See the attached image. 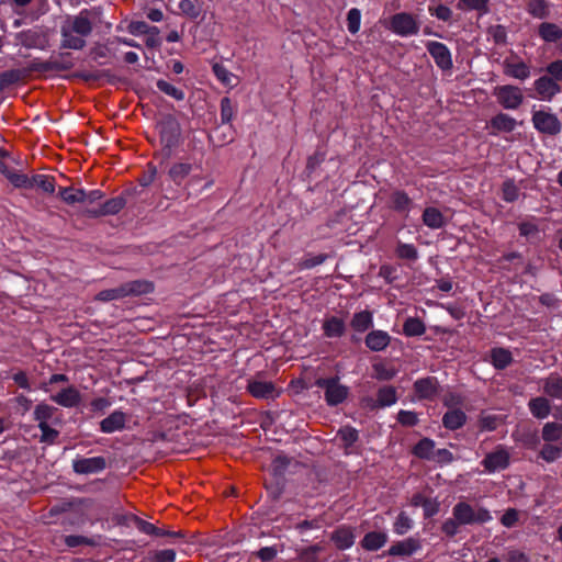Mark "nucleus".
<instances>
[{
  "instance_id": "nucleus-3",
  "label": "nucleus",
  "mask_w": 562,
  "mask_h": 562,
  "mask_svg": "<svg viewBox=\"0 0 562 562\" xmlns=\"http://www.w3.org/2000/svg\"><path fill=\"white\" fill-rule=\"evenodd\" d=\"M384 25L392 33L401 37L417 35L420 29L417 16L408 12L393 14Z\"/></svg>"
},
{
  "instance_id": "nucleus-37",
  "label": "nucleus",
  "mask_w": 562,
  "mask_h": 562,
  "mask_svg": "<svg viewBox=\"0 0 562 562\" xmlns=\"http://www.w3.org/2000/svg\"><path fill=\"white\" fill-rule=\"evenodd\" d=\"M397 401V394L395 387L386 385L381 387L376 394V403L380 407H386L395 404Z\"/></svg>"
},
{
  "instance_id": "nucleus-1",
  "label": "nucleus",
  "mask_w": 562,
  "mask_h": 562,
  "mask_svg": "<svg viewBox=\"0 0 562 562\" xmlns=\"http://www.w3.org/2000/svg\"><path fill=\"white\" fill-rule=\"evenodd\" d=\"M92 32V23L87 10L78 15L67 16L60 27L61 47L68 49H82L86 46V37Z\"/></svg>"
},
{
  "instance_id": "nucleus-25",
  "label": "nucleus",
  "mask_w": 562,
  "mask_h": 562,
  "mask_svg": "<svg viewBox=\"0 0 562 562\" xmlns=\"http://www.w3.org/2000/svg\"><path fill=\"white\" fill-rule=\"evenodd\" d=\"M74 67V63L69 54H60L40 65L38 69L43 71L48 70H68Z\"/></svg>"
},
{
  "instance_id": "nucleus-7",
  "label": "nucleus",
  "mask_w": 562,
  "mask_h": 562,
  "mask_svg": "<svg viewBox=\"0 0 562 562\" xmlns=\"http://www.w3.org/2000/svg\"><path fill=\"white\" fill-rule=\"evenodd\" d=\"M317 385L325 390V400L331 406L342 403L348 395V389L339 384L336 379H321Z\"/></svg>"
},
{
  "instance_id": "nucleus-18",
  "label": "nucleus",
  "mask_w": 562,
  "mask_h": 562,
  "mask_svg": "<svg viewBox=\"0 0 562 562\" xmlns=\"http://www.w3.org/2000/svg\"><path fill=\"white\" fill-rule=\"evenodd\" d=\"M127 415L122 411H114L108 417L101 420L100 430L104 434L121 431L125 428Z\"/></svg>"
},
{
  "instance_id": "nucleus-40",
  "label": "nucleus",
  "mask_w": 562,
  "mask_h": 562,
  "mask_svg": "<svg viewBox=\"0 0 562 562\" xmlns=\"http://www.w3.org/2000/svg\"><path fill=\"white\" fill-rule=\"evenodd\" d=\"M562 438V424L550 422L542 427V439L547 442L559 441Z\"/></svg>"
},
{
  "instance_id": "nucleus-20",
  "label": "nucleus",
  "mask_w": 562,
  "mask_h": 562,
  "mask_svg": "<svg viewBox=\"0 0 562 562\" xmlns=\"http://www.w3.org/2000/svg\"><path fill=\"white\" fill-rule=\"evenodd\" d=\"M322 328L325 337L339 338L345 334L346 324L337 316H329L324 319Z\"/></svg>"
},
{
  "instance_id": "nucleus-11",
  "label": "nucleus",
  "mask_w": 562,
  "mask_h": 562,
  "mask_svg": "<svg viewBox=\"0 0 562 562\" xmlns=\"http://www.w3.org/2000/svg\"><path fill=\"white\" fill-rule=\"evenodd\" d=\"M518 122L507 113H497L487 123L486 128L490 135L497 136L502 133H512Z\"/></svg>"
},
{
  "instance_id": "nucleus-8",
  "label": "nucleus",
  "mask_w": 562,
  "mask_h": 562,
  "mask_svg": "<svg viewBox=\"0 0 562 562\" xmlns=\"http://www.w3.org/2000/svg\"><path fill=\"white\" fill-rule=\"evenodd\" d=\"M509 451L498 446L494 451L487 453L482 461V464L488 473L501 471L509 465Z\"/></svg>"
},
{
  "instance_id": "nucleus-35",
  "label": "nucleus",
  "mask_w": 562,
  "mask_h": 562,
  "mask_svg": "<svg viewBox=\"0 0 562 562\" xmlns=\"http://www.w3.org/2000/svg\"><path fill=\"white\" fill-rule=\"evenodd\" d=\"M33 188L52 194L55 191V178L48 175H34L31 177V189Z\"/></svg>"
},
{
  "instance_id": "nucleus-58",
  "label": "nucleus",
  "mask_w": 562,
  "mask_h": 562,
  "mask_svg": "<svg viewBox=\"0 0 562 562\" xmlns=\"http://www.w3.org/2000/svg\"><path fill=\"white\" fill-rule=\"evenodd\" d=\"M65 543L69 548H76L79 546H94L95 542L83 536L70 535L65 537Z\"/></svg>"
},
{
  "instance_id": "nucleus-43",
  "label": "nucleus",
  "mask_w": 562,
  "mask_h": 562,
  "mask_svg": "<svg viewBox=\"0 0 562 562\" xmlns=\"http://www.w3.org/2000/svg\"><path fill=\"white\" fill-rule=\"evenodd\" d=\"M395 254L400 259L415 261L418 258L417 248L413 244L398 241Z\"/></svg>"
},
{
  "instance_id": "nucleus-61",
  "label": "nucleus",
  "mask_w": 562,
  "mask_h": 562,
  "mask_svg": "<svg viewBox=\"0 0 562 562\" xmlns=\"http://www.w3.org/2000/svg\"><path fill=\"white\" fill-rule=\"evenodd\" d=\"M153 26L147 24L144 21H133L130 23L127 30L133 35H142L149 34L151 32Z\"/></svg>"
},
{
  "instance_id": "nucleus-12",
  "label": "nucleus",
  "mask_w": 562,
  "mask_h": 562,
  "mask_svg": "<svg viewBox=\"0 0 562 562\" xmlns=\"http://www.w3.org/2000/svg\"><path fill=\"white\" fill-rule=\"evenodd\" d=\"M105 465L103 457L77 458L72 461V469L78 474L99 473L105 469Z\"/></svg>"
},
{
  "instance_id": "nucleus-14",
  "label": "nucleus",
  "mask_w": 562,
  "mask_h": 562,
  "mask_svg": "<svg viewBox=\"0 0 562 562\" xmlns=\"http://www.w3.org/2000/svg\"><path fill=\"white\" fill-rule=\"evenodd\" d=\"M50 400L59 406L72 408L80 404L81 393L74 385H69L50 395Z\"/></svg>"
},
{
  "instance_id": "nucleus-62",
  "label": "nucleus",
  "mask_w": 562,
  "mask_h": 562,
  "mask_svg": "<svg viewBox=\"0 0 562 562\" xmlns=\"http://www.w3.org/2000/svg\"><path fill=\"white\" fill-rule=\"evenodd\" d=\"M85 195L82 203L85 205V210L95 206V202L103 198V193L100 190H91L89 192L85 191ZM83 212L86 213V211Z\"/></svg>"
},
{
  "instance_id": "nucleus-45",
  "label": "nucleus",
  "mask_w": 562,
  "mask_h": 562,
  "mask_svg": "<svg viewBox=\"0 0 562 562\" xmlns=\"http://www.w3.org/2000/svg\"><path fill=\"white\" fill-rule=\"evenodd\" d=\"M212 69L217 80L221 81L224 86H234V75L224 65L215 63Z\"/></svg>"
},
{
  "instance_id": "nucleus-10",
  "label": "nucleus",
  "mask_w": 562,
  "mask_h": 562,
  "mask_svg": "<svg viewBox=\"0 0 562 562\" xmlns=\"http://www.w3.org/2000/svg\"><path fill=\"white\" fill-rule=\"evenodd\" d=\"M533 89L536 91L537 99L541 101H551L553 98L561 92V86L549 78V76H541L533 82Z\"/></svg>"
},
{
  "instance_id": "nucleus-22",
  "label": "nucleus",
  "mask_w": 562,
  "mask_h": 562,
  "mask_svg": "<svg viewBox=\"0 0 562 562\" xmlns=\"http://www.w3.org/2000/svg\"><path fill=\"white\" fill-rule=\"evenodd\" d=\"M505 75L519 80H526L530 77V67L524 61H509L504 63Z\"/></svg>"
},
{
  "instance_id": "nucleus-9",
  "label": "nucleus",
  "mask_w": 562,
  "mask_h": 562,
  "mask_svg": "<svg viewBox=\"0 0 562 562\" xmlns=\"http://www.w3.org/2000/svg\"><path fill=\"white\" fill-rule=\"evenodd\" d=\"M426 48L440 69L450 70L452 68V57L447 45L440 42L430 41L426 44Z\"/></svg>"
},
{
  "instance_id": "nucleus-39",
  "label": "nucleus",
  "mask_w": 562,
  "mask_h": 562,
  "mask_svg": "<svg viewBox=\"0 0 562 562\" xmlns=\"http://www.w3.org/2000/svg\"><path fill=\"white\" fill-rule=\"evenodd\" d=\"M59 196L67 204L83 203L85 190L76 189L72 187L63 188L59 190Z\"/></svg>"
},
{
  "instance_id": "nucleus-42",
  "label": "nucleus",
  "mask_w": 562,
  "mask_h": 562,
  "mask_svg": "<svg viewBox=\"0 0 562 562\" xmlns=\"http://www.w3.org/2000/svg\"><path fill=\"white\" fill-rule=\"evenodd\" d=\"M50 423L37 424L41 430L40 441L47 445H54L57 441L59 431Z\"/></svg>"
},
{
  "instance_id": "nucleus-63",
  "label": "nucleus",
  "mask_w": 562,
  "mask_h": 562,
  "mask_svg": "<svg viewBox=\"0 0 562 562\" xmlns=\"http://www.w3.org/2000/svg\"><path fill=\"white\" fill-rule=\"evenodd\" d=\"M397 420L403 426H415L418 423V417L414 412L402 409L397 414Z\"/></svg>"
},
{
  "instance_id": "nucleus-17",
  "label": "nucleus",
  "mask_w": 562,
  "mask_h": 562,
  "mask_svg": "<svg viewBox=\"0 0 562 562\" xmlns=\"http://www.w3.org/2000/svg\"><path fill=\"white\" fill-rule=\"evenodd\" d=\"M247 391L251 396L260 400L273 398L276 395V387L273 383L259 379L248 380Z\"/></svg>"
},
{
  "instance_id": "nucleus-46",
  "label": "nucleus",
  "mask_w": 562,
  "mask_h": 562,
  "mask_svg": "<svg viewBox=\"0 0 562 562\" xmlns=\"http://www.w3.org/2000/svg\"><path fill=\"white\" fill-rule=\"evenodd\" d=\"M190 171H191L190 164L179 162V164H175L170 168L169 176L175 182L180 183L190 173Z\"/></svg>"
},
{
  "instance_id": "nucleus-23",
  "label": "nucleus",
  "mask_w": 562,
  "mask_h": 562,
  "mask_svg": "<svg viewBox=\"0 0 562 562\" xmlns=\"http://www.w3.org/2000/svg\"><path fill=\"white\" fill-rule=\"evenodd\" d=\"M528 407L533 417L544 419L550 415L551 403L547 397L538 396L529 401Z\"/></svg>"
},
{
  "instance_id": "nucleus-26",
  "label": "nucleus",
  "mask_w": 562,
  "mask_h": 562,
  "mask_svg": "<svg viewBox=\"0 0 562 562\" xmlns=\"http://www.w3.org/2000/svg\"><path fill=\"white\" fill-rule=\"evenodd\" d=\"M538 35L547 43H557L562 38V29L551 22H542L538 27Z\"/></svg>"
},
{
  "instance_id": "nucleus-28",
  "label": "nucleus",
  "mask_w": 562,
  "mask_h": 562,
  "mask_svg": "<svg viewBox=\"0 0 562 562\" xmlns=\"http://www.w3.org/2000/svg\"><path fill=\"white\" fill-rule=\"evenodd\" d=\"M526 11L535 19L543 20L550 14V3L547 0H525Z\"/></svg>"
},
{
  "instance_id": "nucleus-54",
  "label": "nucleus",
  "mask_w": 562,
  "mask_h": 562,
  "mask_svg": "<svg viewBox=\"0 0 562 562\" xmlns=\"http://www.w3.org/2000/svg\"><path fill=\"white\" fill-rule=\"evenodd\" d=\"M235 110L229 98L225 97L221 100V120L226 124L233 120Z\"/></svg>"
},
{
  "instance_id": "nucleus-59",
  "label": "nucleus",
  "mask_w": 562,
  "mask_h": 562,
  "mask_svg": "<svg viewBox=\"0 0 562 562\" xmlns=\"http://www.w3.org/2000/svg\"><path fill=\"white\" fill-rule=\"evenodd\" d=\"M460 526L463 525L452 516V518H448L443 521L441 530L446 536L454 537L459 532Z\"/></svg>"
},
{
  "instance_id": "nucleus-33",
  "label": "nucleus",
  "mask_w": 562,
  "mask_h": 562,
  "mask_svg": "<svg viewBox=\"0 0 562 562\" xmlns=\"http://www.w3.org/2000/svg\"><path fill=\"white\" fill-rule=\"evenodd\" d=\"M423 223L429 228L438 229L445 225V218L438 209L430 206L423 213Z\"/></svg>"
},
{
  "instance_id": "nucleus-56",
  "label": "nucleus",
  "mask_w": 562,
  "mask_h": 562,
  "mask_svg": "<svg viewBox=\"0 0 562 562\" xmlns=\"http://www.w3.org/2000/svg\"><path fill=\"white\" fill-rule=\"evenodd\" d=\"M327 259V255L325 254H318L316 256H306L302 259V261L299 263L300 269H311L318 265H322Z\"/></svg>"
},
{
  "instance_id": "nucleus-60",
  "label": "nucleus",
  "mask_w": 562,
  "mask_h": 562,
  "mask_svg": "<svg viewBox=\"0 0 562 562\" xmlns=\"http://www.w3.org/2000/svg\"><path fill=\"white\" fill-rule=\"evenodd\" d=\"M546 71L548 74L547 76H549V78H553L555 82L559 83L560 81H562V59L551 61L546 67Z\"/></svg>"
},
{
  "instance_id": "nucleus-6",
  "label": "nucleus",
  "mask_w": 562,
  "mask_h": 562,
  "mask_svg": "<svg viewBox=\"0 0 562 562\" xmlns=\"http://www.w3.org/2000/svg\"><path fill=\"white\" fill-rule=\"evenodd\" d=\"M531 121L533 127L539 133L547 135H557L561 131L560 120L553 113H549L542 110L533 111Z\"/></svg>"
},
{
  "instance_id": "nucleus-36",
  "label": "nucleus",
  "mask_w": 562,
  "mask_h": 562,
  "mask_svg": "<svg viewBox=\"0 0 562 562\" xmlns=\"http://www.w3.org/2000/svg\"><path fill=\"white\" fill-rule=\"evenodd\" d=\"M490 0H459L457 8L461 11H476L480 15L488 12Z\"/></svg>"
},
{
  "instance_id": "nucleus-16",
  "label": "nucleus",
  "mask_w": 562,
  "mask_h": 562,
  "mask_svg": "<svg viewBox=\"0 0 562 562\" xmlns=\"http://www.w3.org/2000/svg\"><path fill=\"white\" fill-rule=\"evenodd\" d=\"M34 420L37 424L50 423L52 425H60L59 411L57 407L46 403H40L33 412Z\"/></svg>"
},
{
  "instance_id": "nucleus-38",
  "label": "nucleus",
  "mask_w": 562,
  "mask_h": 562,
  "mask_svg": "<svg viewBox=\"0 0 562 562\" xmlns=\"http://www.w3.org/2000/svg\"><path fill=\"white\" fill-rule=\"evenodd\" d=\"M426 327L424 323L416 317H408L403 325V333L407 337H417L424 335Z\"/></svg>"
},
{
  "instance_id": "nucleus-34",
  "label": "nucleus",
  "mask_w": 562,
  "mask_h": 562,
  "mask_svg": "<svg viewBox=\"0 0 562 562\" xmlns=\"http://www.w3.org/2000/svg\"><path fill=\"white\" fill-rule=\"evenodd\" d=\"M392 207L397 212H408L412 206V199L406 192L396 190L390 196Z\"/></svg>"
},
{
  "instance_id": "nucleus-19",
  "label": "nucleus",
  "mask_w": 562,
  "mask_h": 562,
  "mask_svg": "<svg viewBox=\"0 0 562 562\" xmlns=\"http://www.w3.org/2000/svg\"><path fill=\"white\" fill-rule=\"evenodd\" d=\"M330 539L339 550H346L353 546L355 533L350 527L341 526L331 533Z\"/></svg>"
},
{
  "instance_id": "nucleus-44",
  "label": "nucleus",
  "mask_w": 562,
  "mask_h": 562,
  "mask_svg": "<svg viewBox=\"0 0 562 562\" xmlns=\"http://www.w3.org/2000/svg\"><path fill=\"white\" fill-rule=\"evenodd\" d=\"M157 88L161 92L166 93L167 95L173 98L177 101H182L184 99V92L166 80H158Z\"/></svg>"
},
{
  "instance_id": "nucleus-24",
  "label": "nucleus",
  "mask_w": 562,
  "mask_h": 562,
  "mask_svg": "<svg viewBox=\"0 0 562 562\" xmlns=\"http://www.w3.org/2000/svg\"><path fill=\"white\" fill-rule=\"evenodd\" d=\"M420 549V543L414 538H407L391 546L389 553L391 555H412Z\"/></svg>"
},
{
  "instance_id": "nucleus-2",
  "label": "nucleus",
  "mask_w": 562,
  "mask_h": 562,
  "mask_svg": "<svg viewBox=\"0 0 562 562\" xmlns=\"http://www.w3.org/2000/svg\"><path fill=\"white\" fill-rule=\"evenodd\" d=\"M154 290L153 283L146 280H135L121 284L114 289L100 291L95 300L101 302H110L120 300L130 295H142L150 293Z\"/></svg>"
},
{
  "instance_id": "nucleus-27",
  "label": "nucleus",
  "mask_w": 562,
  "mask_h": 562,
  "mask_svg": "<svg viewBox=\"0 0 562 562\" xmlns=\"http://www.w3.org/2000/svg\"><path fill=\"white\" fill-rule=\"evenodd\" d=\"M543 392L552 398H562V376L558 374H550L542 380Z\"/></svg>"
},
{
  "instance_id": "nucleus-21",
  "label": "nucleus",
  "mask_w": 562,
  "mask_h": 562,
  "mask_svg": "<svg viewBox=\"0 0 562 562\" xmlns=\"http://www.w3.org/2000/svg\"><path fill=\"white\" fill-rule=\"evenodd\" d=\"M390 341L391 337L384 330H372L366 337V346L372 351L384 350Z\"/></svg>"
},
{
  "instance_id": "nucleus-49",
  "label": "nucleus",
  "mask_w": 562,
  "mask_h": 562,
  "mask_svg": "<svg viewBox=\"0 0 562 562\" xmlns=\"http://www.w3.org/2000/svg\"><path fill=\"white\" fill-rule=\"evenodd\" d=\"M361 12L357 8H352L347 13V29L351 34H356L360 30Z\"/></svg>"
},
{
  "instance_id": "nucleus-64",
  "label": "nucleus",
  "mask_w": 562,
  "mask_h": 562,
  "mask_svg": "<svg viewBox=\"0 0 562 562\" xmlns=\"http://www.w3.org/2000/svg\"><path fill=\"white\" fill-rule=\"evenodd\" d=\"M439 503L435 498H429L426 502H423V509L425 517L429 518L438 514L439 512Z\"/></svg>"
},
{
  "instance_id": "nucleus-50",
  "label": "nucleus",
  "mask_w": 562,
  "mask_h": 562,
  "mask_svg": "<svg viewBox=\"0 0 562 562\" xmlns=\"http://www.w3.org/2000/svg\"><path fill=\"white\" fill-rule=\"evenodd\" d=\"M324 550V547L321 544H314L306 549H303L300 553L301 562H319L318 553Z\"/></svg>"
},
{
  "instance_id": "nucleus-57",
  "label": "nucleus",
  "mask_w": 562,
  "mask_h": 562,
  "mask_svg": "<svg viewBox=\"0 0 562 562\" xmlns=\"http://www.w3.org/2000/svg\"><path fill=\"white\" fill-rule=\"evenodd\" d=\"M503 199L507 202H514L518 199L519 190L514 183V181H505L503 184Z\"/></svg>"
},
{
  "instance_id": "nucleus-47",
  "label": "nucleus",
  "mask_w": 562,
  "mask_h": 562,
  "mask_svg": "<svg viewBox=\"0 0 562 562\" xmlns=\"http://www.w3.org/2000/svg\"><path fill=\"white\" fill-rule=\"evenodd\" d=\"M179 9L190 19H196L201 14V8L196 5V0H180Z\"/></svg>"
},
{
  "instance_id": "nucleus-41",
  "label": "nucleus",
  "mask_w": 562,
  "mask_h": 562,
  "mask_svg": "<svg viewBox=\"0 0 562 562\" xmlns=\"http://www.w3.org/2000/svg\"><path fill=\"white\" fill-rule=\"evenodd\" d=\"M413 452L418 458L431 460L435 453V442L424 438L414 447Z\"/></svg>"
},
{
  "instance_id": "nucleus-48",
  "label": "nucleus",
  "mask_w": 562,
  "mask_h": 562,
  "mask_svg": "<svg viewBox=\"0 0 562 562\" xmlns=\"http://www.w3.org/2000/svg\"><path fill=\"white\" fill-rule=\"evenodd\" d=\"M562 454V445H550L547 443L542 447L540 451V457L547 462H553L559 459Z\"/></svg>"
},
{
  "instance_id": "nucleus-29",
  "label": "nucleus",
  "mask_w": 562,
  "mask_h": 562,
  "mask_svg": "<svg viewBox=\"0 0 562 562\" xmlns=\"http://www.w3.org/2000/svg\"><path fill=\"white\" fill-rule=\"evenodd\" d=\"M467 420L464 412L461 409H449L442 417V424L447 429L456 430L461 428Z\"/></svg>"
},
{
  "instance_id": "nucleus-4",
  "label": "nucleus",
  "mask_w": 562,
  "mask_h": 562,
  "mask_svg": "<svg viewBox=\"0 0 562 562\" xmlns=\"http://www.w3.org/2000/svg\"><path fill=\"white\" fill-rule=\"evenodd\" d=\"M452 516L462 525L485 524L492 520L491 513L484 507H474L467 502H459L452 508Z\"/></svg>"
},
{
  "instance_id": "nucleus-32",
  "label": "nucleus",
  "mask_w": 562,
  "mask_h": 562,
  "mask_svg": "<svg viewBox=\"0 0 562 562\" xmlns=\"http://www.w3.org/2000/svg\"><path fill=\"white\" fill-rule=\"evenodd\" d=\"M386 540H387V537L385 533L372 531V532H368L363 537V539L361 541V546L366 550L376 551L385 544Z\"/></svg>"
},
{
  "instance_id": "nucleus-15",
  "label": "nucleus",
  "mask_w": 562,
  "mask_h": 562,
  "mask_svg": "<svg viewBox=\"0 0 562 562\" xmlns=\"http://www.w3.org/2000/svg\"><path fill=\"white\" fill-rule=\"evenodd\" d=\"M414 391L418 398L420 400H432L438 395L439 392V383L437 378L427 376L423 379H418L414 383Z\"/></svg>"
},
{
  "instance_id": "nucleus-13",
  "label": "nucleus",
  "mask_w": 562,
  "mask_h": 562,
  "mask_svg": "<svg viewBox=\"0 0 562 562\" xmlns=\"http://www.w3.org/2000/svg\"><path fill=\"white\" fill-rule=\"evenodd\" d=\"M125 206V199L122 196L112 198L104 203L98 204L91 209L86 210V214L91 217H99L104 215H115Z\"/></svg>"
},
{
  "instance_id": "nucleus-52",
  "label": "nucleus",
  "mask_w": 562,
  "mask_h": 562,
  "mask_svg": "<svg viewBox=\"0 0 562 562\" xmlns=\"http://www.w3.org/2000/svg\"><path fill=\"white\" fill-rule=\"evenodd\" d=\"M412 519L405 513L402 512L398 514L394 522V532L397 535H404L412 529Z\"/></svg>"
},
{
  "instance_id": "nucleus-5",
  "label": "nucleus",
  "mask_w": 562,
  "mask_h": 562,
  "mask_svg": "<svg viewBox=\"0 0 562 562\" xmlns=\"http://www.w3.org/2000/svg\"><path fill=\"white\" fill-rule=\"evenodd\" d=\"M493 95L498 104L506 110H517L524 102L522 91L517 86H497L494 88Z\"/></svg>"
},
{
  "instance_id": "nucleus-53",
  "label": "nucleus",
  "mask_w": 562,
  "mask_h": 562,
  "mask_svg": "<svg viewBox=\"0 0 562 562\" xmlns=\"http://www.w3.org/2000/svg\"><path fill=\"white\" fill-rule=\"evenodd\" d=\"M428 12L430 13L431 16H436L438 20H441L445 22L450 21L452 18V10L449 7L443 5V4H438L436 7L429 5Z\"/></svg>"
},
{
  "instance_id": "nucleus-30",
  "label": "nucleus",
  "mask_w": 562,
  "mask_h": 562,
  "mask_svg": "<svg viewBox=\"0 0 562 562\" xmlns=\"http://www.w3.org/2000/svg\"><path fill=\"white\" fill-rule=\"evenodd\" d=\"M373 325V316L369 311H361L352 316L350 326L357 333H364Z\"/></svg>"
},
{
  "instance_id": "nucleus-55",
  "label": "nucleus",
  "mask_w": 562,
  "mask_h": 562,
  "mask_svg": "<svg viewBox=\"0 0 562 562\" xmlns=\"http://www.w3.org/2000/svg\"><path fill=\"white\" fill-rule=\"evenodd\" d=\"M7 178L16 188L31 189V178L26 175L15 173L13 171L7 173Z\"/></svg>"
},
{
  "instance_id": "nucleus-51",
  "label": "nucleus",
  "mask_w": 562,
  "mask_h": 562,
  "mask_svg": "<svg viewBox=\"0 0 562 562\" xmlns=\"http://www.w3.org/2000/svg\"><path fill=\"white\" fill-rule=\"evenodd\" d=\"M337 436L347 448L352 446L358 440V431L350 426L340 428Z\"/></svg>"
},
{
  "instance_id": "nucleus-31",
  "label": "nucleus",
  "mask_w": 562,
  "mask_h": 562,
  "mask_svg": "<svg viewBox=\"0 0 562 562\" xmlns=\"http://www.w3.org/2000/svg\"><path fill=\"white\" fill-rule=\"evenodd\" d=\"M513 361L512 352L505 348H493L491 350V362L498 369L503 370L507 368Z\"/></svg>"
}]
</instances>
